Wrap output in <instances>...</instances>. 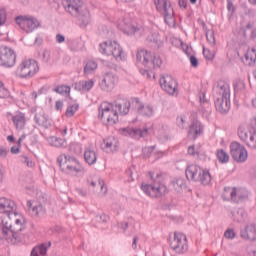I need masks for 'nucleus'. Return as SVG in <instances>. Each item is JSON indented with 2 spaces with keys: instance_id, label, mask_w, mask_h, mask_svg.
Listing matches in <instances>:
<instances>
[{
  "instance_id": "obj_61",
  "label": "nucleus",
  "mask_w": 256,
  "mask_h": 256,
  "mask_svg": "<svg viewBox=\"0 0 256 256\" xmlns=\"http://www.w3.org/2000/svg\"><path fill=\"white\" fill-rule=\"evenodd\" d=\"M62 135H67V128H64L63 131L61 132Z\"/></svg>"
},
{
  "instance_id": "obj_37",
  "label": "nucleus",
  "mask_w": 256,
  "mask_h": 256,
  "mask_svg": "<svg viewBox=\"0 0 256 256\" xmlns=\"http://www.w3.org/2000/svg\"><path fill=\"white\" fill-rule=\"evenodd\" d=\"M78 109H79L78 105L69 106L66 109V117H73V115H75V113H77Z\"/></svg>"
},
{
  "instance_id": "obj_41",
  "label": "nucleus",
  "mask_w": 256,
  "mask_h": 256,
  "mask_svg": "<svg viewBox=\"0 0 256 256\" xmlns=\"http://www.w3.org/2000/svg\"><path fill=\"white\" fill-rule=\"evenodd\" d=\"M140 113L141 115H146L147 117H149L150 115H153V108L149 106L143 107Z\"/></svg>"
},
{
  "instance_id": "obj_15",
  "label": "nucleus",
  "mask_w": 256,
  "mask_h": 256,
  "mask_svg": "<svg viewBox=\"0 0 256 256\" xmlns=\"http://www.w3.org/2000/svg\"><path fill=\"white\" fill-rule=\"evenodd\" d=\"M238 136L241 141H245L247 147L256 149V129L249 126H239Z\"/></svg>"
},
{
  "instance_id": "obj_64",
  "label": "nucleus",
  "mask_w": 256,
  "mask_h": 256,
  "mask_svg": "<svg viewBox=\"0 0 256 256\" xmlns=\"http://www.w3.org/2000/svg\"><path fill=\"white\" fill-rule=\"evenodd\" d=\"M231 7H233V4H232V3H229V4H228V9H231Z\"/></svg>"
},
{
  "instance_id": "obj_58",
  "label": "nucleus",
  "mask_w": 256,
  "mask_h": 256,
  "mask_svg": "<svg viewBox=\"0 0 256 256\" xmlns=\"http://www.w3.org/2000/svg\"><path fill=\"white\" fill-rule=\"evenodd\" d=\"M117 1H119L120 3H131V1L133 0H117Z\"/></svg>"
},
{
  "instance_id": "obj_36",
  "label": "nucleus",
  "mask_w": 256,
  "mask_h": 256,
  "mask_svg": "<svg viewBox=\"0 0 256 256\" xmlns=\"http://www.w3.org/2000/svg\"><path fill=\"white\" fill-rule=\"evenodd\" d=\"M176 123L178 127H185V123H187V114H181L180 116L177 117Z\"/></svg>"
},
{
  "instance_id": "obj_24",
  "label": "nucleus",
  "mask_w": 256,
  "mask_h": 256,
  "mask_svg": "<svg viewBox=\"0 0 256 256\" xmlns=\"http://www.w3.org/2000/svg\"><path fill=\"white\" fill-rule=\"evenodd\" d=\"M202 133H203V125H201V122L199 121L193 122L188 131L189 137H191L192 139H197V137H199V135H201Z\"/></svg>"
},
{
  "instance_id": "obj_14",
  "label": "nucleus",
  "mask_w": 256,
  "mask_h": 256,
  "mask_svg": "<svg viewBox=\"0 0 256 256\" xmlns=\"http://www.w3.org/2000/svg\"><path fill=\"white\" fill-rule=\"evenodd\" d=\"M17 63V54L9 46H0V67L11 68Z\"/></svg>"
},
{
  "instance_id": "obj_47",
  "label": "nucleus",
  "mask_w": 256,
  "mask_h": 256,
  "mask_svg": "<svg viewBox=\"0 0 256 256\" xmlns=\"http://www.w3.org/2000/svg\"><path fill=\"white\" fill-rule=\"evenodd\" d=\"M56 110L61 111L63 109V102L62 101H56Z\"/></svg>"
},
{
  "instance_id": "obj_63",
  "label": "nucleus",
  "mask_w": 256,
  "mask_h": 256,
  "mask_svg": "<svg viewBox=\"0 0 256 256\" xmlns=\"http://www.w3.org/2000/svg\"><path fill=\"white\" fill-rule=\"evenodd\" d=\"M253 107H256V98L252 100Z\"/></svg>"
},
{
  "instance_id": "obj_38",
  "label": "nucleus",
  "mask_w": 256,
  "mask_h": 256,
  "mask_svg": "<svg viewBox=\"0 0 256 256\" xmlns=\"http://www.w3.org/2000/svg\"><path fill=\"white\" fill-rule=\"evenodd\" d=\"M9 97V90L6 89L5 84L0 82V99H7Z\"/></svg>"
},
{
  "instance_id": "obj_50",
  "label": "nucleus",
  "mask_w": 256,
  "mask_h": 256,
  "mask_svg": "<svg viewBox=\"0 0 256 256\" xmlns=\"http://www.w3.org/2000/svg\"><path fill=\"white\" fill-rule=\"evenodd\" d=\"M25 163L27 167H34V163L32 161H29V158L25 157Z\"/></svg>"
},
{
  "instance_id": "obj_35",
  "label": "nucleus",
  "mask_w": 256,
  "mask_h": 256,
  "mask_svg": "<svg viewBox=\"0 0 256 256\" xmlns=\"http://www.w3.org/2000/svg\"><path fill=\"white\" fill-rule=\"evenodd\" d=\"M80 85L82 86L83 91H91L95 82H93V80L82 81L80 82Z\"/></svg>"
},
{
  "instance_id": "obj_32",
  "label": "nucleus",
  "mask_w": 256,
  "mask_h": 256,
  "mask_svg": "<svg viewBox=\"0 0 256 256\" xmlns=\"http://www.w3.org/2000/svg\"><path fill=\"white\" fill-rule=\"evenodd\" d=\"M97 69V62L95 61H88L85 68H84V73L86 75H89L93 73Z\"/></svg>"
},
{
  "instance_id": "obj_60",
  "label": "nucleus",
  "mask_w": 256,
  "mask_h": 256,
  "mask_svg": "<svg viewBox=\"0 0 256 256\" xmlns=\"http://www.w3.org/2000/svg\"><path fill=\"white\" fill-rule=\"evenodd\" d=\"M252 38H253V39H256V29L253 30V32H252Z\"/></svg>"
},
{
  "instance_id": "obj_12",
  "label": "nucleus",
  "mask_w": 256,
  "mask_h": 256,
  "mask_svg": "<svg viewBox=\"0 0 256 256\" xmlns=\"http://www.w3.org/2000/svg\"><path fill=\"white\" fill-rule=\"evenodd\" d=\"M170 249L177 253V255H183L189 250V241L187 235L182 232H174L173 237L170 238Z\"/></svg>"
},
{
  "instance_id": "obj_6",
  "label": "nucleus",
  "mask_w": 256,
  "mask_h": 256,
  "mask_svg": "<svg viewBox=\"0 0 256 256\" xmlns=\"http://www.w3.org/2000/svg\"><path fill=\"white\" fill-rule=\"evenodd\" d=\"M65 9L67 13H70V15H74V17H79L80 21L84 25H87L89 23V10L87 9V6H85V3L81 0H67Z\"/></svg>"
},
{
  "instance_id": "obj_17",
  "label": "nucleus",
  "mask_w": 256,
  "mask_h": 256,
  "mask_svg": "<svg viewBox=\"0 0 256 256\" xmlns=\"http://www.w3.org/2000/svg\"><path fill=\"white\" fill-rule=\"evenodd\" d=\"M230 153L232 159L237 161V163H245V161H247L249 158V152H247V148L238 142H232L230 144Z\"/></svg>"
},
{
  "instance_id": "obj_3",
  "label": "nucleus",
  "mask_w": 256,
  "mask_h": 256,
  "mask_svg": "<svg viewBox=\"0 0 256 256\" xmlns=\"http://www.w3.org/2000/svg\"><path fill=\"white\" fill-rule=\"evenodd\" d=\"M39 62L33 58L23 59L15 70V75L19 79H33L39 73Z\"/></svg>"
},
{
  "instance_id": "obj_16",
  "label": "nucleus",
  "mask_w": 256,
  "mask_h": 256,
  "mask_svg": "<svg viewBox=\"0 0 256 256\" xmlns=\"http://www.w3.org/2000/svg\"><path fill=\"white\" fill-rule=\"evenodd\" d=\"M154 4L157 11L164 15L166 23L173 25V23H175V19L173 18L175 12L173 11L171 3L167 0H154Z\"/></svg>"
},
{
  "instance_id": "obj_52",
  "label": "nucleus",
  "mask_w": 256,
  "mask_h": 256,
  "mask_svg": "<svg viewBox=\"0 0 256 256\" xmlns=\"http://www.w3.org/2000/svg\"><path fill=\"white\" fill-rule=\"evenodd\" d=\"M206 39H207L210 43H215V37H213V35H211L210 38H209V34L206 33Z\"/></svg>"
},
{
  "instance_id": "obj_59",
  "label": "nucleus",
  "mask_w": 256,
  "mask_h": 256,
  "mask_svg": "<svg viewBox=\"0 0 256 256\" xmlns=\"http://www.w3.org/2000/svg\"><path fill=\"white\" fill-rule=\"evenodd\" d=\"M31 97L32 99H37V92H32Z\"/></svg>"
},
{
  "instance_id": "obj_48",
  "label": "nucleus",
  "mask_w": 256,
  "mask_h": 256,
  "mask_svg": "<svg viewBox=\"0 0 256 256\" xmlns=\"http://www.w3.org/2000/svg\"><path fill=\"white\" fill-rule=\"evenodd\" d=\"M179 7H181V9H186L187 8V1L179 0Z\"/></svg>"
},
{
  "instance_id": "obj_5",
  "label": "nucleus",
  "mask_w": 256,
  "mask_h": 256,
  "mask_svg": "<svg viewBox=\"0 0 256 256\" xmlns=\"http://www.w3.org/2000/svg\"><path fill=\"white\" fill-rule=\"evenodd\" d=\"M136 61L146 67L148 71H153V69H159L163 64L161 57L154 53L149 52L148 50L141 49L136 53Z\"/></svg>"
},
{
  "instance_id": "obj_49",
  "label": "nucleus",
  "mask_w": 256,
  "mask_h": 256,
  "mask_svg": "<svg viewBox=\"0 0 256 256\" xmlns=\"http://www.w3.org/2000/svg\"><path fill=\"white\" fill-rule=\"evenodd\" d=\"M56 40L58 43H63L65 41V37L63 35L58 34L56 36Z\"/></svg>"
},
{
  "instance_id": "obj_45",
  "label": "nucleus",
  "mask_w": 256,
  "mask_h": 256,
  "mask_svg": "<svg viewBox=\"0 0 256 256\" xmlns=\"http://www.w3.org/2000/svg\"><path fill=\"white\" fill-rule=\"evenodd\" d=\"M10 151L13 155H17V153H19V151H21V145L19 146V144H18V146H13Z\"/></svg>"
},
{
  "instance_id": "obj_22",
  "label": "nucleus",
  "mask_w": 256,
  "mask_h": 256,
  "mask_svg": "<svg viewBox=\"0 0 256 256\" xmlns=\"http://www.w3.org/2000/svg\"><path fill=\"white\" fill-rule=\"evenodd\" d=\"M13 125L16 131H23L27 125V118L25 117V113L20 112L12 117Z\"/></svg>"
},
{
  "instance_id": "obj_25",
  "label": "nucleus",
  "mask_w": 256,
  "mask_h": 256,
  "mask_svg": "<svg viewBox=\"0 0 256 256\" xmlns=\"http://www.w3.org/2000/svg\"><path fill=\"white\" fill-rule=\"evenodd\" d=\"M243 63L251 66L255 65L256 63V49L255 48H249L243 58Z\"/></svg>"
},
{
  "instance_id": "obj_20",
  "label": "nucleus",
  "mask_w": 256,
  "mask_h": 256,
  "mask_svg": "<svg viewBox=\"0 0 256 256\" xmlns=\"http://www.w3.org/2000/svg\"><path fill=\"white\" fill-rule=\"evenodd\" d=\"M101 148L103 151H106V153H115V151H118L119 149V140L113 136H110L103 140Z\"/></svg>"
},
{
  "instance_id": "obj_29",
  "label": "nucleus",
  "mask_w": 256,
  "mask_h": 256,
  "mask_svg": "<svg viewBox=\"0 0 256 256\" xmlns=\"http://www.w3.org/2000/svg\"><path fill=\"white\" fill-rule=\"evenodd\" d=\"M91 187H96V189H100L101 193H107V187L105 186V182L99 178H95L94 180L90 181Z\"/></svg>"
},
{
  "instance_id": "obj_43",
  "label": "nucleus",
  "mask_w": 256,
  "mask_h": 256,
  "mask_svg": "<svg viewBox=\"0 0 256 256\" xmlns=\"http://www.w3.org/2000/svg\"><path fill=\"white\" fill-rule=\"evenodd\" d=\"M188 155L195 157V155H199V149H196L195 146L188 147Z\"/></svg>"
},
{
  "instance_id": "obj_10",
  "label": "nucleus",
  "mask_w": 256,
  "mask_h": 256,
  "mask_svg": "<svg viewBox=\"0 0 256 256\" xmlns=\"http://www.w3.org/2000/svg\"><path fill=\"white\" fill-rule=\"evenodd\" d=\"M0 213L4 215L0 224L4 225V231H7V227H9V218L17 213V204L15 201L7 198H0Z\"/></svg>"
},
{
  "instance_id": "obj_18",
  "label": "nucleus",
  "mask_w": 256,
  "mask_h": 256,
  "mask_svg": "<svg viewBox=\"0 0 256 256\" xmlns=\"http://www.w3.org/2000/svg\"><path fill=\"white\" fill-rule=\"evenodd\" d=\"M117 27L120 31L126 33V35H135L137 32V24L128 16L120 18L117 21Z\"/></svg>"
},
{
  "instance_id": "obj_55",
  "label": "nucleus",
  "mask_w": 256,
  "mask_h": 256,
  "mask_svg": "<svg viewBox=\"0 0 256 256\" xmlns=\"http://www.w3.org/2000/svg\"><path fill=\"white\" fill-rule=\"evenodd\" d=\"M7 141H9V143H13L15 141V137H13V135H10L7 137Z\"/></svg>"
},
{
  "instance_id": "obj_4",
  "label": "nucleus",
  "mask_w": 256,
  "mask_h": 256,
  "mask_svg": "<svg viewBox=\"0 0 256 256\" xmlns=\"http://www.w3.org/2000/svg\"><path fill=\"white\" fill-rule=\"evenodd\" d=\"M100 53L102 55H107V57H114L116 61H126L127 54L123 51V47L121 44L115 40H106L101 42L100 45Z\"/></svg>"
},
{
  "instance_id": "obj_27",
  "label": "nucleus",
  "mask_w": 256,
  "mask_h": 256,
  "mask_svg": "<svg viewBox=\"0 0 256 256\" xmlns=\"http://www.w3.org/2000/svg\"><path fill=\"white\" fill-rule=\"evenodd\" d=\"M224 201H236L237 188L226 187L222 193Z\"/></svg>"
},
{
  "instance_id": "obj_26",
  "label": "nucleus",
  "mask_w": 256,
  "mask_h": 256,
  "mask_svg": "<svg viewBox=\"0 0 256 256\" xmlns=\"http://www.w3.org/2000/svg\"><path fill=\"white\" fill-rule=\"evenodd\" d=\"M84 161L88 165H95L97 163V152L91 148L84 151Z\"/></svg>"
},
{
  "instance_id": "obj_28",
  "label": "nucleus",
  "mask_w": 256,
  "mask_h": 256,
  "mask_svg": "<svg viewBox=\"0 0 256 256\" xmlns=\"http://www.w3.org/2000/svg\"><path fill=\"white\" fill-rule=\"evenodd\" d=\"M242 237L244 239H249L250 241H255L256 239V225L252 224L246 227V230L242 232Z\"/></svg>"
},
{
  "instance_id": "obj_46",
  "label": "nucleus",
  "mask_w": 256,
  "mask_h": 256,
  "mask_svg": "<svg viewBox=\"0 0 256 256\" xmlns=\"http://www.w3.org/2000/svg\"><path fill=\"white\" fill-rule=\"evenodd\" d=\"M190 63L192 67H197L199 65V61L195 58V56L190 57Z\"/></svg>"
},
{
  "instance_id": "obj_34",
  "label": "nucleus",
  "mask_w": 256,
  "mask_h": 256,
  "mask_svg": "<svg viewBox=\"0 0 256 256\" xmlns=\"http://www.w3.org/2000/svg\"><path fill=\"white\" fill-rule=\"evenodd\" d=\"M55 92L59 93L60 95H69V93H71V88L66 85H61L55 88Z\"/></svg>"
},
{
  "instance_id": "obj_57",
  "label": "nucleus",
  "mask_w": 256,
  "mask_h": 256,
  "mask_svg": "<svg viewBox=\"0 0 256 256\" xmlns=\"http://www.w3.org/2000/svg\"><path fill=\"white\" fill-rule=\"evenodd\" d=\"M3 175H4L3 168H0V183L1 181H3Z\"/></svg>"
},
{
  "instance_id": "obj_31",
  "label": "nucleus",
  "mask_w": 256,
  "mask_h": 256,
  "mask_svg": "<svg viewBox=\"0 0 256 256\" xmlns=\"http://www.w3.org/2000/svg\"><path fill=\"white\" fill-rule=\"evenodd\" d=\"M46 255H47V247L45 245L37 246L31 252V256H46Z\"/></svg>"
},
{
  "instance_id": "obj_54",
  "label": "nucleus",
  "mask_w": 256,
  "mask_h": 256,
  "mask_svg": "<svg viewBox=\"0 0 256 256\" xmlns=\"http://www.w3.org/2000/svg\"><path fill=\"white\" fill-rule=\"evenodd\" d=\"M132 249H137V237L133 239Z\"/></svg>"
},
{
  "instance_id": "obj_9",
  "label": "nucleus",
  "mask_w": 256,
  "mask_h": 256,
  "mask_svg": "<svg viewBox=\"0 0 256 256\" xmlns=\"http://www.w3.org/2000/svg\"><path fill=\"white\" fill-rule=\"evenodd\" d=\"M149 175L153 184L149 185V184L143 183L141 185L142 191L149 197H161V195L166 193L167 187L161 184V182L158 180L159 174L150 172Z\"/></svg>"
},
{
  "instance_id": "obj_39",
  "label": "nucleus",
  "mask_w": 256,
  "mask_h": 256,
  "mask_svg": "<svg viewBox=\"0 0 256 256\" xmlns=\"http://www.w3.org/2000/svg\"><path fill=\"white\" fill-rule=\"evenodd\" d=\"M203 55H204L205 59H208V61H213V59H215V52H213L207 48L203 49Z\"/></svg>"
},
{
  "instance_id": "obj_11",
  "label": "nucleus",
  "mask_w": 256,
  "mask_h": 256,
  "mask_svg": "<svg viewBox=\"0 0 256 256\" xmlns=\"http://www.w3.org/2000/svg\"><path fill=\"white\" fill-rule=\"evenodd\" d=\"M219 97L215 101V107L219 113H227L231 109V100L229 97L231 95V89L228 84H223L218 88Z\"/></svg>"
},
{
  "instance_id": "obj_40",
  "label": "nucleus",
  "mask_w": 256,
  "mask_h": 256,
  "mask_svg": "<svg viewBox=\"0 0 256 256\" xmlns=\"http://www.w3.org/2000/svg\"><path fill=\"white\" fill-rule=\"evenodd\" d=\"M7 23V10L0 9V27H3Z\"/></svg>"
},
{
  "instance_id": "obj_53",
  "label": "nucleus",
  "mask_w": 256,
  "mask_h": 256,
  "mask_svg": "<svg viewBox=\"0 0 256 256\" xmlns=\"http://www.w3.org/2000/svg\"><path fill=\"white\" fill-rule=\"evenodd\" d=\"M25 134H23L19 139H18V141H17V144L20 146L21 145V143H23V140L25 139Z\"/></svg>"
},
{
  "instance_id": "obj_42",
  "label": "nucleus",
  "mask_w": 256,
  "mask_h": 256,
  "mask_svg": "<svg viewBox=\"0 0 256 256\" xmlns=\"http://www.w3.org/2000/svg\"><path fill=\"white\" fill-rule=\"evenodd\" d=\"M132 105L135 107V109H137L140 113L143 110V104L141 103V101H139V99L135 98L132 101Z\"/></svg>"
},
{
  "instance_id": "obj_13",
  "label": "nucleus",
  "mask_w": 256,
  "mask_h": 256,
  "mask_svg": "<svg viewBox=\"0 0 256 256\" xmlns=\"http://www.w3.org/2000/svg\"><path fill=\"white\" fill-rule=\"evenodd\" d=\"M15 21L25 33H33L35 29L41 27V22L33 16H18Z\"/></svg>"
},
{
  "instance_id": "obj_44",
  "label": "nucleus",
  "mask_w": 256,
  "mask_h": 256,
  "mask_svg": "<svg viewBox=\"0 0 256 256\" xmlns=\"http://www.w3.org/2000/svg\"><path fill=\"white\" fill-rule=\"evenodd\" d=\"M224 237H226V239H235V232L233 230H227L224 233Z\"/></svg>"
},
{
  "instance_id": "obj_33",
  "label": "nucleus",
  "mask_w": 256,
  "mask_h": 256,
  "mask_svg": "<svg viewBox=\"0 0 256 256\" xmlns=\"http://www.w3.org/2000/svg\"><path fill=\"white\" fill-rule=\"evenodd\" d=\"M49 143L53 147H63V145H65V140L53 136V137H50Z\"/></svg>"
},
{
  "instance_id": "obj_56",
  "label": "nucleus",
  "mask_w": 256,
  "mask_h": 256,
  "mask_svg": "<svg viewBox=\"0 0 256 256\" xmlns=\"http://www.w3.org/2000/svg\"><path fill=\"white\" fill-rule=\"evenodd\" d=\"M142 74H143L144 77H146L147 79H151V74H149V72L144 71V72H142Z\"/></svg>"
},
{
  "instance_id": "obj_7",
  "label": "nucleus",
  "mask_w": 256,
  "mask_h": 256,
  "mask_svg": "<svg viewBox=\"0 0 256 256\" xmlns=\"http://www.w3.org/2000/svg\"><path fill=\"white\" fill-rule=\"evenodd\" d=\"M57 163L63 171V173H81L83 172V164L79 159L69 156L67 154H62L58 156Z\"/></svg>"
},
{
  "instance_id": "obj_19",
  "label": "nucleus",
  "mask_w": 256,
  "mask_h": 256,
  "mask_svg": "<svg viewBox=\"0 0 256 256\" xmlns=\"http://www.w3.org/2000/svg\"><path fill=\"white\" fill-rule=\"evenodd\" d=\"M160 86L169 95H175L177 93V80L172 76H162L160 78Z\"/></svg>"
},
{
  "instance_id": "obj_2",
  "label": "nucleus",
  "mask_w": 256,
  "mask_h": 256,
  "mask_svg": "<svg viewBox=\"0 0 256 256\" xmlns=\"http://www.w3.org/2000/svg\"><path fill=\"white\" fill-rule=\"evenodd\" d=\"M12 215H14V218L12 220L11 216L9 217L7 230H5V225H1L2 237L10 243V245H16V243L21 241V237L18 233H21V231L25 229V218L17 212Z\"/></svg>"
},
{
  "instance_id": "obj_1",
  "label": "nucleus",
  "mask_w": 256,
  "mask_h": 256,
  "mask_svg": "<svg viewBox=\"0 0 256 256\" xmlns=\"http://www.w3.org/2000/svg\"><path fill=\"white\" fill-rule=\"evenodd\" d=\"M129 101L121 100L117 104L103 102L99 107V117L106 125H115L119 121V115H127L129 113Z\"/></svg>"
},
{
  "instance_id": "obj_51",
  "label": "nucleus",
  "mask_w": 256,
  "mask_h": 256,
  "mask_svg": "<svg viewBox=\"0 0 256 256\" xmlns=\"http://www.w3.org/2000/svg\"><path fill=\"white\" fill-rule=\"evenodd\" d=\"M7 156V149L0 148V157H6Z\"/></svg>"
},
{
  "instance_id": "obj_62",
  "label": "nucleus",
  "mask_w": 256,
  "mask_h": 256,
  "mask_svg": "<svg viewBox=\"0 0 256 256\" xmlns=\"http://www.w3.org/2000/svg\"><path fill=\"white\" fill-rule=\"evenodd\" d=\"M249 3H251V5H256V0H249Z\"/></svg>"
},
{
  "instance_id": "obj_8",
  "label": "nucleus",
  "mask_w": 256,
  "mask_h": 256,
  "mask_svg": "<svg viewBox=\"0 0 256 256\" xmlns=\"http://www.w3.org/2000/svg\"><path fill=\"white\" fill-rule=\"evenodd\" d=\"M186 177L189 181H200L202 185H209L211 183L209 171L195 164H191L186 168Z\"/></svg>"
},
{
  "instance_id": "obj_21",
  "label": "nucleus",
  "mask_w": 256,
  "mask_h": 256,
  "mask_svg": "<svg viewBox=\"0 0 256 256\" xmlns=\"http://www.w3.org/2000/svg\"><path fill=\"white\" fill-rule=\"evenodd\" d=\"M115 85H117V77L111 73L106 74L100 82V87H102L104 91L115 89Z\"/></svg>"
},
{
  "instance_id": "obj_30",
  "label": "nucleus",
  "mask_w": 256,
  "mask_h": 256,
  "mask_svg": "<svg viewBox=\"0 0 256 256\" xmlns=\"http://www.w3.org/2000/svg\"><path fill=\"white\" fill-rule=\"evenodd\" d=\"M216 157L220 163H229V153L223 149H218L216 151Z\"/></svg>"
},
{
  "instance_id": "obj_23",
  "label": "nucleus",
  "mask_w": 256,
  "mask_h": 256,
  "mask_svg": "<svg viewBox=\"0 0 256 256\" xmlns=\"http://www.w3.org/2000/svg\"><path fill=\"white\" fill-rule=\"evenodd\" d=\"M122 135H124L125 137H132L133 139H141V137L147 135V130L124 128L122 129Z\"/></svg>"
}]
</instances>
